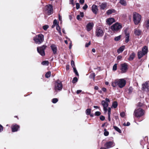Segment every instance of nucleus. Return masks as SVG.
<instances>
[{
  "label": "nucleus",
  "mask_w": 149,
  "mask_h": 149,
  "mask_svg": "<svg viewBox=\"0 0 149 149\" xmlns=\"http://www.w3.org/2000/svg\"><path fill=\"white\" fill-rule=\"evenodd\" d=\"M126 81L124 79L115 80L111 82V86L113 87L118 86L120 88H122L125 85Z\"/></svg>",
  "instance_id": "nucleus-1"
},
{
  "label": "nucleus",
  "mask_w": 149,
  "mask_h": 149,
  "mask_svg": "<svg viewBox=\"0 0 149 149\" xmlns=\"http://www.w3.org/2000/svg\"><path fill=\"white\" fill-rule=\"evenodd\" d=\"M133 21L135 25L138 24L140 22L141 19V15L138 13L134 12L133 14Z\"/></svg>",
  "instance_id": "nucleus-2"
},
{
  "label": "nucleus",
  "mask_w": 149,
  "mask_h": 149,
  "mask_svg": "<svg viewBox=\"0 0 149 149\" xmlns=\"http://www.w3.org/2000/svg\"><path fill=\"white\" fill-rule=\"evenodd\" d=\"M148 52V48L146 46H144L142 49V51H139L137 55L139 59L141 58L144 55L146 54Z\"/></svg>",
  "instance_id": "nucleus-3"
},
{
  "label": "nucleus",
  "mask_w": 149,
  "mask_h": 149,
  "mask_svg": "<svg viewBox=\"0 0 149 149\" xmlns=\"http://www.w3.org/2000/svg\"><path fill=\"white\" fill-rule=\"evenodd\" d=\"M63 88V85L61 82L59 80H58L56 81L54 90L55 92H58L61 91Z\"/></svg>",
  "instance_id": "nucleus-4"
},
{
  "label": "nucleus",
  "mask_w": 149,
  "mask_h": 149,
  "mask_svg": "<svg viewBox=\"0 0 149 149\" xmlns=\"http://www.w3.org/2000/svg\"><path fill=\"white\" fill-rule=\"evenodd\" d=\"M122 25L118 22L116 23L111 27V29L114 32H117L122 29Z\"/></svg>",
  "instance_id": "nucleus-5"
},
{
  "label": "nucleus",
  "mask_w": 149,
  "mask_h": 149,
  "mask_svg": "<svg viewBox=\"0 0 149 149\" xmlns=\"http://www.w3.org/2000/svg\"><path fill=\"white\" fill-rule=\"evenodd\" d=\"M144 114V111L141 108L136 109L134 113V115L137 118H139Z\"/></svg>",
  "instance_id": "nucleus-6"
},
{
  "label": "nucleus",
  "mask_w": 149,
  "mask_h": 149,
  "mask_svg": "<svg viewBox=\"0 0 149 149\" xmlns=\"http://www.w3.org/2000/svg\"><path fill=\"white\" fill-rule=\"evenodd\" d=\"M33 40L36 43L40 44L44 40V36L42 34L36 35L33 38Z\"/></svg>",
  "instance_id": "nucleus-7"
},
{
  "label": "nucleus",
  "mask_w": 149,
  "mask_h": 149,
  "mask_svg": "<svg viewBox=\"0 0 149 149\" xmlns=\"http://www.w3.org/2000/svg\"><path fill=\"white\" fill-rule=\"evenodd\" d=\"M110 101L108 98L105 99V101L102 100L101 102L102 105L103 107V110L104 113H106L107 111V108L108 106V102H109Z\"/></svg>",
  "instance_id": "nucleus-8"
},
{
  "label": "nucleus",
  "mask_w": 149,
  "mask_h": 149,
  "mask_svg": "<svg viewBox=\"0 0 149 149\" xmlns=\"http://www.w3.org/2000/svg\"><path fill=\"white\" fill-rule=\"evenodd\" d=\"M47 47L46 46L43 45L41 47H38L37 50L38 52L42 56L45 55V53L44 50Z\"/></svg>",
  "instance_id": "nucleus-9"
},
{
  "label": "nucleus",
  "mask_w": 149,
  "mask_h": 149,
  "mask_svg": "<svg viewBox=\"0 0 149 149\" xmlns=\"http://www.w3.org/2000/svg\"><path fill=\"white\" fill-rule=\"evenodd\" d=\"M120 66V70H121V73H123L125 72L127 70V64L125 63L121 64Z\"/></svg>",
  "instance_id": "nucleus-10"
},
{
  "label": "nucleus",
  "mask_w": 149,
  "mask_h": 149,
  "mask_svg": "<svg viewBox=\"0 0 149 149\" xmlns=\"http://www.w3.org/2000/svg\"><path fill=\"white\" fill-rule=\"evenodd\" d=\"M104 34L103 30L101 28H98L96 30V35L97 37H102Z\"/></svg>",
  "instance_id": "nucleus-11"
},
{
  "label": "nucleus",
  "mask_w": 149,
  "mask_h": 149,
  "mask_svg": "<svg viewBox=\"0 0 149 149\" xmlns=\"http://www.w3.org/2000/svg\"><path fill=\"white\" fill-rule=\"evenodd\" d=\"M142 89L146 91H149V82H146L142 84Z\"/></svg>",
  "instance_id": "nucleus-12"
},
{
  "label": "nucleus",
  "mask_w": 149,
  "mask_h": 149,
  "mask_svg": "<svg viewBox=\"0 0 149 149\" xmlns=\"http://www.w3.org/2000/svg\"><path fill=\"white\" fill-rule=\"evenodd\" d=\"M46 10L47 11V13L48 15H50L53 13V6L51 5H49L46 6Z\"/></svg>",
  "instance_id": "nucleus-13"
},
{
  "label": "nucleus",
  "mask_w": 149,
  "mask_h": 149,
  "mask_svg": "<svg viewBox=\"0 0 149 149\" xmlns=\"http://www.w3.org/2000/svg\"><path fill=\"white\" fill-rule=\"evenodd\" d=\"M115 144L113 141H109L106 143L105 146L107 148H109L114 146Z\"/></svg>",
  "instance_id": "nucleus-14"
},
{
  "label": "nucleus",
  "mask_w": 149,
  "mask_h": 149,
  "mask_svg": "<svg viewBox=\"0 0 149 149\" xmlns=\"http://www.w3.org/2000/svg\"><path fill=\"white\" fill-rule=\"evenodd\" d=\"M19 128V126L16 124H13L11 127L12 131L13 132L17 131Z\"/></svg>",
  "instance_id": "nucleus-15"
},
{
  "label": "nucleus",
  "mask_w": 149,
  "mask_h": 149,
  "mask_svg": "<svg viewBox=\"0 0 149 149\" xmlns=\"http://www.w3.org/2000/svg\"><path fill=\"white\" fill-rule=\"evenodd\" d=\"M115 22V19L113 18H109L107 19L106 21L107 24L109 25H111Z\"/></svg>",
  "instance_id": "nucleus-16"
},
{
  "label": "nucleus",
  "mask_w": 149,
  "mask_h": 149,
  "mask_svg": "<svg viewBox=\"0 0 149 149\" xmlns=\"http://www.w3.org/2000/svg\"><path fill=\"white\" fill-rule=\"evenodd\" d=\"M53 52V54H54L57 53V48L56 45L52 44L51 46Z\"/></svg>",
  "instance_id": "nucleus-17"
},
{
  "label": "nucleus",
  "mask_w": 149,
  "mask_h": 149,
  "mask_svg": "<svg viewBox=\"0 0 149 149\" xmlns=\"http://www.w3.org/2000/svg\"><path fill=\"white\" fill-rule=\"evenodd\" d=\"M92 10L94 13L96 14L98 11L97 6L95 5H93L92 7Z\"/></svg>",
  "instance_id": "nucleus-18"
},
{
  "label": "nucleus",
  "mask_w": 149,
  "mask_h": 149,
  "mask_svg": "<svg viewBox=\"0 0 149 149\" xmlns=\"http://www.w3.org/2000/svg\"><path fill=\"white\" fill-rule=\"evenodd\" d=\"M93 26V23H89L86 26L87 30L88 31H90L92 28Z\"/></svg>",
  "instance_id": "nucleus-19"
},
{
  "label": "nucleus",
  "mask_w": 149,
  "mask_h": 149,
  "mask_svg": "<svg viewBox=\"0 0 149 149\" xmlns=\"http://www.w3.org/2000/svg\"><path fill=\"white\" fill-rule=\"evenodd\" d=\"M134 33L135 35L139 36L141 34V31L139 29H136L134 30Z\"/></svg>",
  "instance_id": "nucleus-20"
},
{
  "label": "nucleus",
  "mask_w": 149,
  "mask_h": 149,
  "mask_svg": "<svg viewBox=\"0 0 149 149\" xmlns=\"http://www.w3.org/2000/svg\"><path fill=\"white\" fill-rule=\"evenodd\" d=\"M130 33L128 32H125V42L127 43L129 40Z\"/></svg>",
  "instance_id": "nucleus-21"
},
{
  "label": "nucleus",
  "mask_w": 149,
  "mask_h": 149,
  "mask_svg": "<svg viewBox=\"0 0 149 149\" xmlns=\"http://www.w3.org/2000/svg\"><path fill=\"white\" fill-rule=\"evenodd\" d=\"M125 48V46L123 45L120 47L117 50V52L118 54H120L122 53L124 50Z\"/></svg>",
  "instance_id": "nucleus-22"
},
{
  "label": "nucleus",
  "mask_w": 149,
  "mask_h": 149,
  "mask_svg": "<svg viewBox=\"0 0 149 149\" xmlns=\"http://www.w3.org/2000/svg\"><path fill=\"white\" fill-rule=\"evenodd\" d=\"M135 56V53L134 52L132 53L131 54L129 58H128V60L130 61H132L134 58Z\"/></svg>",
  "instance_id": "nucleus-23"
},
{
  "label": "nucleus",
  "mask_w": 149,
  "mask_h": 149,
  "mask_svg": "<svg viewBox=\"0 0 149 149\" xmlns=\"http://www.w3.org/2000/svg\"><path fill=\"white\" fill-rule=\"evenodd\" d=\"M116 10L113 9H109L106 12V13L107 15H110L113 13H115Z\"/></svg>",
  "instance_id": "nucleus-24"
},
{
  "label": "nucleus",
  "mask_w": 149,
  "mask_h": 149,
  "mask_svg": "<svg viewBox=\"0 0 149 149\" xmlns=\"http://www.w3.org/2000/svg\"><path fill=\"white\" fill-rule=\"evenodd\" d=\"M107 4L106 3H102L100 5V9H101L104 10L107 7Z\"/></svg>",
  "instance_id": "nucleus-25"
},
{
  "label": "nucleus",
  "mask_w": 149,
  "mask_h": 149,
  "mask_svg": "<svg viewBox=\"0 0 149 149\" xmlns=\"http://www.w3.org/2000/svg\"><path fill=\"white\" fill-rule=\"evenodd\" d=\"M119 2L123 6H126L127 5L126 1L124 0H120Z\"/></svg>",
  "instance_id": "nucleus-26"
},
{
  "label": "nucleus",
  "mask_w": 149,
  "mask_h": 149,
  "mask_svg": "<svg viewBox=\"0 0 149 149\" xmlns=\"http://www.w3.org/2000/svg\"><path fill=\"white\" fill-rule=\"evenodd\" d=\"M117 102L116 101H115L113 103L111 107H113L114 108H116L117 107Z\"/></svg>",
  "instance_id": "nucleus-27"
},
{
  "label": "nucleus",
  "mask_w": 149,
  "mask_h": 149,
  "mask_svg": "<svg viewBox=\"0 0 149 149\" xmlns=\"http://www.w3.org/2000/svg\"><path fill=\"white\" fill-rule=\"evenodd\" d=\"M113 127L116 131H117L119 133H121V130L117 126H113Z\"/></svg>",
  "instance_id": "nucleus-28"
},
{
  "label": "nucleus",
  "mask_w": 149,
  "mask_h": 149,
  "mask_svg": "<svg viewBox=\"0 0 149 149\" xmlns=\"http://www.w3.org/2000/svg\"><path fill=\"white\" fill-rule=\"evenodd\" d=\"M56 29L58 32L61 35L62 33L61 31V28L58 24H57V25L56 26Z\"/></svg>",
  "instance_id": "nucleus-29"
},
{
  "label": "nucleus",
  "mask_w": 149,
  "mask_h": 149,
  "mask_svg": "<svg viewBox=\"0 0 149 149\" xmlns=\"http://www.w3.org/2000/svg\"><path fill=\"white\" fill-rule=\"evenodd\" d=\"M91 111V109H87L86 111V113L87 115H89L90 114Z\"/></svg>",
  "instance_id": "nucleus-30"
},
{
  "label": "nucleus",
  "mask_w": 149,
  "mask_h": 149,
  "mask_svg": "<svg viewBox=\"0 0 149 149\" xmlns=\"http://www.w3.org/2000/svg\"><path fill=\"white\" fill-rule=\"evenodd\" d=\"M121 36L119 35L118 36H116L114 38V40L115 41H117L119 40L121 38Z\"/></svg>",
  "instance_id": "nucleus-31"
},
{
  "label": "nucleus",
  "mask_w": 149,
  "mask_h": 149,
  "mask_svg": "<svg viewBox=\"0 0 149 149\" xmlns=\"http://www.w3.org/2000/svg\"><path fill=\"white\" fill-rule=\"evenodd\" d=\"M49 62L47 61H43L41 63V64L43 65H48L49 64Z\"/></svg>",
  "instance_id": "nucleus-32"
},
{
  "label": "nucleus",
  "mask_w": 149,
  "mask_h": 149,
  "mask_svg": "<svg viewBox=\"0 0 149 149\" xmlns=\"http://www.w3.org/2000/svg\"><path fill=\"white\" fill-rule=\"evenodd\" d=\"M95 75L94 73H91L89 76V77L91 79H93V80H94Z\"/></svg>",
  "instance_id": "nucleus-33"
},
{
  "label": "nucleus",
  "mask_w": 149,
  "mask_h": 149,
  "mask_svg": "<svg viewBox=\"0 0 149 149\" xmlns=\"http://www.w3.org/2000/svg\"><path fill=\"white\" fill-rule=\"evenodd\" d=\"M51 74V73L49 71L47 72L45 74V77L47 78L49 77L50 76Z\"/></svg>",
  "instance_id": "nucleus-34"
},
{
  "label": "nucleus",
  "mask_w": 149,
  "mask_h": 149,
  "mask_svg": "<svg viewBox=\"0 0 149 149\" xmlns=\"http://www.w3.org/2000/svg\"><path fill=\"white\" fill-rule=\"evenodd\" d=\"M133 91V88L131 87H130L128 89V93H129V94L131 93H132V92Z\"/></svg>",
  "instance_id": "nucleus-35"
},
{
  "label": "nucleus",
  "mask_w": 149,
  "mask_h": 149,
  "mask_svg": "<svg viewBox=\"0 0 149 149\" xmlns=\"http://www.w3.org/2000/svg\"><path fill=\"white\" fill-rule=\"evenodd\" d=\"M104 134L105 136H107L109 135V132H108L107 131V130L106 129H104Z\"/></svg>",
  "instance_id": "nucleus-36"
},
{
  "label": "nucleus",
  "mask_w": 149,
  "mask_h": 149,
  "mask_svg": "<svg viewBox=\"0 0 149 149\" xmlns=\"http://www.w3.org/2000/svg\"><path fill=\"white\" fill-rule=\"evenodd\" d=\"M77 81H78V79H77V78L76 77H75L73 79L72 81V82L74 84V83H76V82H77Z\"/></svg>",
  "instance_id": "nucleus-37"
},
{
  "label": "nucleus",
  "mask_w": 149,
  "mask_h": 149,
  "mask_svg": "<svg viewBox=\"0 0 149 149\" xmlns=\"http://www.w3.org/2000/svg\"><path fill=\"white\" fill-rule=\"evenodd\" d=\"M122 58H123L122 56H121L120 55H119L117 57V61H118V62L120 60H121L122 59Z\"/></svg>",
  "instance_id": "nucleus-38"
},
{
  "label": "nucleus",
  "mask_w": 149,
  "mask_h": 149,
  "mask_svg": "<svg viewBox=\"0 0 149 149\" xmlns=\"http://www.w3.org/2000/svg\"><path fill=\"white\" fill-rule=\"evenodd\" d=\"M117 68V64H115L113 66V71H116V70Z\"/></svg>",
  "instance_id": "nucleus-39"
},
{
  "label": "nucleus",
  "mask_w": 149,
  "mask_h": 149,
  "mask_svg": "<svg viewBox=\"0 0 149 149\" xmlns=\"http://www.w3.org/2000/svg\"><path fill=\"white\" fill-rule=\"evenodd\" d=\"M110 114L111 111H108V119L109 121H111Z\"/></svg>",
  "instance_id": "nucleus-40"
},
{
  "label": "nucleus",
  "mask_w": 149,
  "mask_h": 149,
  "mask_svg": "<svg viewBox=\"0 0 149 149\" xmlns=\"http://www.w3.org/2000/svg\"><path fill=\"white\" fill-rule=\"evenodd\" d=\"M73 69L74 70V72L75 73V74L77 75L78 76L79 74H78V72L75 67H74V68H73Z\"/></svg>",
  "instance_id": "nucleus-41"
},
{
  "label": "nucleus",
  "mask_w": 149,
  "mask_h": 149,
  "mask_svg": "<svg viewBox=\"0 0 149 149\" xmlns=\"http://www.w3.org/2000/svg\"><path fill=\"white\" fill-rule=\"evenodd\" d=\"M58 24H57V21L56 19H54V22H53V25L52 26V27H54L56 25Z\"/></svg>",
  "instance_id": "nucleus-42"
},
{
  "label": "nucleus",
  "mask_w": 149,
  "mask_h": 149,
  "mask_svg": "<svg viewBox=\"0 0 149 149\" xmlns=\"http://www.w3.org/2000/svg\"><path fill=\"white\" fill-rule=\"evenodd\" d=\"M58 101V99L57 98H55L53 99L52 102L54 103H55Z\"/></svg>",
  "instance_id": "nucleus-43"
},
{
  "label": "nucleus",
  "mask_w": 149,
  "mask_h": 149,
  "mask_svg": "<svg viewBox=\"0 0 149 149\" xmlns=\"http://www.w3.org/2000/svg\"><path fill=\"white\" fill-rule=\"evenodd\" d=\"M71 65L74 68V67H75V65L74 64V61L73 60H72L71 61Z\"/></svg>",
  "instance_id": "nucleus-44"
},
{
  "label": "nucleus",
  "mask_w": 149,
  "mask_h": 149,
  "mask_svg": "<svg viewBox=\"0 0 149 149\" xmlns=\"http://www.w3.org/2000/svg\"><path fill=\"white\" fill-rule=\"evenodd\" d=\"M101 114V113L99 111L96 112L95 113V116H99Z\"/></svg>",
  "instance_id": "nucleus-45"
},
{
  "label": "nucleus",
  "mask_w": 149,
  "mask_h": 149,
  "mask_svg": "<svg viewBox=\"0 0 149 149\" xmlns=\"http://www.w3.org/2000/svg\"><path fill=\"white\" fill-rule=\"evenodd\" d=\"M49 26L47 25H44L43 26V29L45 30H46L48 28Z\"/></svg>",
  "instance_id": "nucleus-46"
},
{
  "label": "nucleus",
  "mask_w": 149,
  "mask_h": 149,
  "mask_svg": "<svg viewBox=\"0 0 149 149\" xmlns=\"http://www.w3.org/2000/svg\"><path fill=\"white\" fill-rule=\"evenodd\" d=\"M123 125L125 126H129L130 125V123L127 122L126 123H124Z\"/></svg>",
  "instance_id": "nucleus-47"
},
{
  "label": "nucleus",
  "mask_w": 149,
  "mask_h": 149,
  "mask_svg": "<svg viewBox=\"0 0 149 149\" xmlns=\"http://www.w3.org/2000/svg\"><path fill=\"white\" fill-rule=\"evenodd\" d=\"M120 115L122 117H124L125 116V113L124 112H122L120 113Z\"/></svg>",
  "instance_id": "nucleus-48"
},
{
  "label": "nucleus",
  "mask_w": 149,
  "mask_h": 149,
  "mask_svg": "<svg viewBox=\"0 0 149 149\" xmlns=\"http://www.w3.org/2000/svg\"><path fill=\"white\" fill-rule=\"evenodd\" d=\"M100 119L102 121L104 120L105 119V117L103 116H101L100 117Z\"/></svg>",
  "instance_id": "nucleus-49"
},
{
  "label": "nucleus",
  "mask_w": 149,
  "mask_h": 149,
  "mask_svg": "<svg viewBox=\"0 0 149 149\" xmlns=\"http://www.w3.org/2000/svg\"><path fill=\"white\" fill-rule=\"evenodd\" d=\"M80 7V5L79 3H76V8L77 9H78Z\"/></svg>",
  "instance_id": "nucleus-50"
},
{
  "label": "nucleus",
  "mask_w": 149,
  "mask_h": 149,
  "mask_svg": "<svg viewBox=\"0 0 149 149\" xmlns=\"http://www.w3.org/2000/svg\"><path fill=\"white\" fill-rule=\"evenodd\" d=\"M88 6L86 4H85L83 7V9L86 10L88 8Z\"/></svg>",
  "instance_id": "nucleus-51"
},
{
  "label": "nucleus",
  "mask_w": 149,
  "mask_h": 149,
  "mask_svg": "<svg viewBox=\"0 0 149 149\" xmlns=\"http://www.w3.org/2000/svg\"><path fill=\"white\" fill-rule=\"evenodd\" d=\"M58 18L59 21L61 22V23L62 22V17L59 15H58Z\"/></svg>",
  "instance_id": "nucleus-52"
},
{
  "label": "nucleus",
  "mask_w": 149,
  "mask_h": 149,
  "mask_svg": "<svg viewBox=\"0 0 149 149\" xmlns=\"http://www.w3.org/2000/svg\"><path fill=\"white\" fill-rule=\"evenodd\" d=\"M91 44V42L90 41L88 43H86L85 45V47H88Z\"/></svg>",
  "instance_id": "nucleus-53"
},
{
  "label": "nucleus",
  "mask_w": 149,
  "mask_h": 149,
  "mask_svg": "<svg viewBox=\"0 0 149 149\" xmlns=\"http://www.w3.org/2000/svg\"><path fill=\"white\" fill-rule=\"evenodd\" d=\"M81 17H83L84 16V14L83 12H80L79 15Z\"/></svg>",
  "instance_id": "nucleus-54"
},
{
  "label": "nucleus",
  "mask_w": 149,
  "mask_h": 149,
  "mask_svg": "<svg viewBox=\"0 0 149 149\" xmlns=\"http://www.w3.org/2000/svg\"><path fill=\"white\" fill-rule=\"evenodd\" d=\"M146 27L148 28H149V19L147 22Z\"/></svg>",
  "instance_id": "nucleus-55"
},
{
  "label": "nucleus",
  "mask_w": 149,
  "mask_h": 149,
  "mask_svg": "<svg viewBox=\"0 0 149 149\" xmlns=\"http://www.w3.org/2000/svg\"><path fill=\"white\" fill-rule=\"evenodd\" d=\"M80 15H77V19L78 20H81V18H80Z\"/></svg>",
  "instance_id": "nucleus-56"
},
{
  "label": "nucleus",
  "mask_w": 149,
  "mask_h": 149,
  "mask_svg": "<svg viewBox=\"0 0 149 149\" xmlns=\"http://www.w3.org/2000/svg\"><path fill=\"white\" fill-rule=\"evenodd\" d=\"M3 130V127L2 126L0 125V132L2 131Z\"/></svg>",
  "instance_id": "nucleus-57"
},
{
  "label": "nucleus",
  "mask_w": 149,
  "mask_h": 149,
  "mask_svg": "<svg viewBox=\"0 0 149 149\" xmlns=\"http://www.w3.org/2000/svg\"><path fill=\"white\" fill-rule=\"evenodd\" d=\"M70 3L73 5L74 4V0H70Z\"/></svg>",
  "instance_id": "nucleus-58"
},
{
  "label": "nucleus",
  "mask_w": 149,
  "mask_h": 149,
  "mask_svg": "<svg viewBox=\"0 0 149 149\" xmlns=\"http://www.w3.org/2000/svg\"><path fill=\"white\" fill-rule=\"evenodd\" d=\"M84 2V0H80L79 3L81 4H83Z\"/></svg>",
  "instance_id": "nucleus-59"
},
{
  "label": "nucleus",
  "mask_w": 149,
  "mask_h": 149,
  "mask_svg": "<svg viewBox=\"0 0 149 149\" xmlns=\"http://www.w3.org/2000/svg\"><path fill=\"white\" fill-rule=\"evenodd\" d=\"M82 91L81 90H78L77 91V93L79 94Z\"/></svg>",
  "instance_id": "nucleus-60"
},
{
  "label": "nucleus",
  "mask_w": 149,
  "mask_h": 149,
  "mask_svg": "<svg viewBox=\"0 0 149 149\" xmlns=\"http://www.w3.org/2000/svg\"><path fill=\"white\" fill-rule=\"evenodd\" d=\"M102 90L103 91H104V92H106L107 91V89H106V88H102Z\"/></svg>",
  "instance_id": "nucleus-61"
},
{
  "label": "nucleus",
  "mask_w": 149,
  "mask_h": 149,
  "mask_svg": "<svg viewBox=\"0 0 149 149\" xmlns=\"http://www.w3.org/2000/svg\"><path fill=\"white\" fill-rule=\"evenodd\" d=\"M142 104L141 103H139L137 104V106L138 107H141L142 106Z\"/></svg>",
  "instance_id": "nucleus-62"
},
{
  "label": "nucleus",
  "mask_w": 149,
  "mask_h": 149,
  "mask_svg": "<svg viewBox=\"0 0 149 149\" xmlns=\"http://www.w3.org/2000/svg\"><path fill=\"white\" fill-rule=\"evenodd\" d=\"M72 42H71V41L70 42V45L69 46V48L70 49L71 48V47H72Z\"/></svg>",
  "instance_id": "nucleus-63"
},
{
  "label": "nucleus",
  "mask_w": 149,
  "mask_h": 149,
  "mask_svg": "<svg viewBox=\"0 0 149 149\" xmlns=\"http://www.w3.org/2000/svg\"><path fill=\"white\" fill-rule=\"evenodd\" d=\"M94 89L95 90H97L98 89V86H95V87H94Z\"/></svg>",
  "instance_id": "nucleus-64"
}]
</instances>
